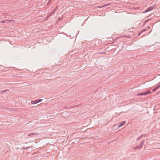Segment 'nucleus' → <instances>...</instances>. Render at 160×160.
I'll list each match as a JSON object with an SVG mask.
<instances>
[{
	"mask_svg": "<svg viewBox=\"0 0 160 160\" xmlns=\"http://www.w3.org/2000/svg\"><path fill=\"white\" fill-rule=\"evenodd\" d=\"M126 123V121H123L122 122H120L118 123V125L116 124L114 125L113 127V128L114 129H118L119 128L121 127L123 125H124Z\"/></svg>",
	"mask_w": 160,
	"mask_h": 160,
	"instance_id": "obj_1",
	"label": "nucleus"
},
{
	"mask_svg": "<svg viewBox=\"0 0 160 160\" xmlns=\"http://www.w3.org/2000/svg\"><path fill=\"white\" fill-rule=\"evenodd\" d=\"M145 142V140H143L138 145L136 146L134 148H133V149L137 150L141 148H142L143 144Z\"/></svg>",
	"mask_w": 160,
	"mask_h": 160,
	"instance_id": "obj_2",
	"label": "nucleus"
},
{
	"mask_svg": "<svg viewBox=\"0 0 160 160\" xmlns=\"http://www.w3.org/2000/svg\"><path fill=\"white\" fill-rule=\"evenodd\" d=\"M151 92L150 91H148L144 92L138 93L137 94V96H141V95H147L148 94L151 93Z\"/></svg>",
	"mask_w": 160,
	"mask_h": 160,
	"instance_id": "obj_3",
	"label": "nucleus"
},
{
	"mask_svg": "<svg viewBox=\"0 0 160 160\" xmlns=\"http://www.w3.org/2000/svg\"><path fill=\"white\" fill-rule=\"evenodd\" d=\"M42 100V99H41L40 98L37 100L31 101V102L32 104H36L38 102H41Z\"/></svg>",
	"mask_w": 160,
	"mask_h": 160,
	"instance_id": "obj_4",
	"label": "nucleus"
},
{
	"mask_svg": "<svg viewBox=\"0 0 160 160\" xmlns=\"http://www.w3.org/2000/svg\"><path fill=\"white\" fill-rule=\"evenodd\" d=\"M153 8H154V7H149V8H147L146 10H145L144 12L146 13L149 11H151L153 9Z\"/></svg>",
	"mask_w": 160,
	"mask_h": 160,
	"instance_id": "obj_5",
	"label": "nucleus"
},
{
	"mask_svg": "<svg viewBox=\"0 0 160 160\" xmlns=\"http://www.w3.org/2000/svg\"><path fill=\"white\" fill-rule=\"evenodd\" d=\"M38 134L36 132H32L30 134H28V136L29 137V138H32L33 137V136L37 135Z\"/></svg>",
	"mask_w": 160,
	"mask_h": 160,
	"instance_id": "obj_6",
	"label": "nucleus"
},
{
	"mask_svg": "<svg viewBox=\"0 0 160 160\" xmlns=\"http://www.w3.org/2000/svg\"><path fill=\"white\" fill-rule=\"evenodd\" d=\"M159 88H160V82L159 83V85L157 86L155 88L152 90V92H155Z\"/></svg>",
	"mask_w": 160,
	"mask_h": 160,
	"instance_id": "obj_7",
	"label": "nucleus"
},
{
	"mask_svg": "<svg viewBox=\"0 0 160 160\" xmlns=\"http://www.w3.org/2000/svg\"><path fill=\"white\" fill-rule=\"evenodd\" d=\"M9 90H8V89H6V90L1 91V94H3L4 93L6 92L7 91H8Z\"/></svg>",
	"mask_w": 160,
	"mask_h": 160,
	"instance_id": "obj_8",
	"label": "nucleus"
},
{
	"mask_svg": "<svg viewBox=\"0 0 160 160\" xmlns=\"http://www.w3.org/2000/svg\"><path fill=\"white\" fill-rule=\"evenodd\" d=\"M146 135H141V136H140L139 137H138L137 139V140H139L143 136H145Z\"/></svg>",
	"mask_w": 160,
	"mask_h": 160,
	"instance_id": "obj_9",
	"label": "nucleus"
},
{
	"mask_svg": "<svg viewBox=\"0 0 160 160\" xmlns=\"http://www.w3.org/2000/svg\"><path fill=\"white\" fill-rule=\"evenodd\" d=\"M148 30V29H145L142 30L141 31V32H145V31H147V30Z\"/></svg>",
	"mask_w": 160,
	"mask_h": 160,
	"instance_id": "obj_10",
	"label": "nucleus"
},
{
	"mask_svg": "<svg viewBox=\"0 0 160 160\" xmlns=\"http://www.w3.org/2000/svg\"><path fill=\"white\" fill-rule=\"evenodd\" d=\"M30 148V147H26L24 148V149L27 150Z\"/></svg>",
	"mask_w": 160,
	"mask_h": 160,
	"instance_id": "obj_11",
	"label": "nucleus"
},
{
	"mask_svg": "<svg viewBox=\"0 0 160 160\" xmlns=\"http://www.w3.org/2000/svg\"><path fill=\"white\" fill-rule=\"evenodd\" d=\"M110 5V4H106V5H103V6H101V7H100L99 8H102V7H105V6H108V5Z\"/></svg>",
	"mask_w": 160,
	"mask_h": 160,
	"instance_id": "obj_12",
	"label": "nucleus"
},
{
	"mask_svg": "<svg viewBox=\"0 0 160 160\" xmlns=\"http://www.w3.org/2000/svg\"><path fill=\"white\" fill-rule=\"evenodd\" d=\"M6 21H2L1 22V23H4Z\"/></svg>",
	"mask_w": 160,
	"mask_h": 160,
	"instance_id": "obj_13",
	"label": "nucleus"
},
{
	"mask_svg": "<svg viewBox=\"0 0 160 160\" xmlns=\"http://www.w3.org/2000/svg\"><path fill=\"white\" fill-rule=\"evenodd\" d=\"M142 32H141V31L138 33V35L139 36L140 35H141Z\"/></svg>",
	"mask_w": 160,
	"mask_h": 160,
	"instance_id": "obj_14",
	"label": "nucleus"
},
{
	"mask_svg": "<svg viewBox=\"0 0 160 160\" xmlns=\"http://www.w3.org/2000/svg\"><path fill=\"white\" fill-rule=\"evenodd\" d=\"M100 53H101V54H103V52H101Z\"/></svg>",
	"mask_w": 160,
	"mask_h": 160,
	"instance_id": "obj_15",
	"label": "nucleus"
},
{
	"mask_svg": "<svg viewBox=\"0 0 160 160\" xmlns=\"http://www.w3.org/2000/svg\"><path fill=\"white\" fill-rule=\"evenodd\" d=\"M9 20H7L6 21H8Z\"/></svg>",
	"mask_w": 160,
	"mask_h": 160,
	"instance_id": "obj_16",
	"label": "nucleus"
},
{
	"mask_svg": "<svg viewBox=\"0 0 160 160\" xmlns=\"http://www.w3.org/2000/svg\"><path fill=\"white\" fill-rule=\"evenodd\" d=\"M117 127H115V128H117Z\"/></svg>",
	"mask_w": 160,
	"mask_h": 160,
	"instance_id": "obj_17",
	"label": "nucleus"
}]
</instances>
